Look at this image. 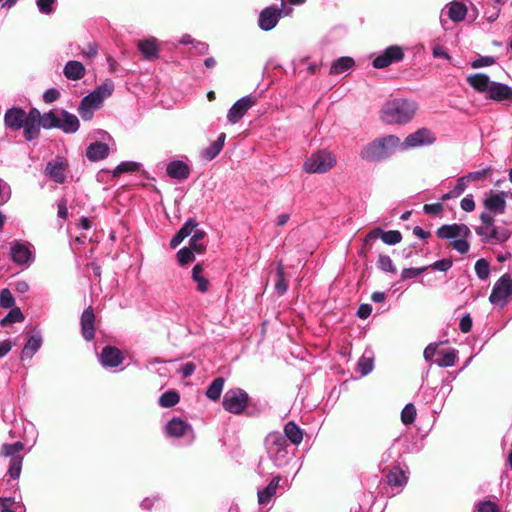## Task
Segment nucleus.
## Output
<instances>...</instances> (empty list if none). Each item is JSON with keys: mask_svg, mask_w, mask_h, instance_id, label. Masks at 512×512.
I'll return each mask as SVG.
<instances>
[{"mask_svg": "<svg viewBox=\"0 0 512 512\" xmlns=\"http://www.w3.org/2000/svg\"><path fill=\"white\" fill-rule=\"evenodd\" d=\"M418 109L416 101L405 98H395L387 101L382 107L381 118L387 124L403 125L409 123Z\"/></svg>", "mask_w": 512, "mask_h": 512, "instance_id": "obj_1", "label": "nucleus"}, {"mask_svg": "<svg viewBox=\"0 0 512 512\" xmlns=\"http://www.w3.org/2000/svg\"><path fill=\"white\" fill-rule=\"evenodd\" d=\"M264 445L269 460L277 468L287 466L294 455L295 449L280 432H270L265 437Z\"/></svg>", "mask_w": 512, "mask_h": 512, "instance_id": "obj_2", "label": "nucleus"}, {"mask_svg": "<svg viewBox=\"0 0 512 512\" xmlns=\"http://www.w3.org/2000/svg\"><path fill=\"white\" fill-rule=\"evenodd\" d=\"M479 226L475 227V233L480 237V241L484 244L500 245L505 243L511 236L508 229L499 227L495 224V217L488 213L480 214Z\"/></svg>", "mask_w": 512, "mask_h": 512, "instance_id": "obj_3", "label": "nucleus"}, {"mask_svg": "<svg viewBox=\"0 0 512 512\" xmlns=\"http://www.w3.org/2000/svg\"><path fill=\"white\" fill-rule=\"evenodd\" d=\"M399 146H401L400 139L395 135H388L366 145L360 156L370 162L382 161L391 156Z\"/></svg>", "mask_w": 512, "mask_h": 512, "instance_id": "obj_4", "label": "nucleus"}, {"mask_svg": "<svg viewBox=\"0 0 512 512\" xmlns=\"http://www.w3.org/2000/svg\"><path fill=\"white\" fill-rule=\"evenodd\" d=\"M41 125L45 129L57 128L64 133L72 134L78 131L80 122L76 115L66 110H60L57 113L52 111L44 113Z\"/></svg>", "mask_w": 512, "mask_h": 512, "instance_id": "obj_5", "label": "nucleus"}, {"mask_svg": "<svg viewBox=\"0 0 512 512\" xmlns=\"http://www.w3.org/2000/svg\"><path fill=\"white\" fill-rule=\"evenodd\" d=\"M165 434L168 437L181 439L183 445H191L195 434L190 423L178 417H173L165 426Z\"/></svg>", "mask_w": 512, "mask_h": 512, "instance_id": "obj_6", "label": "nucleus"}, {"mask_svg": "<svg viewBox=\"0 0 512 512\" xmlns=\"http://www.w3.org/2000/svg\"><path fill=\"white\" fill-rule=\"evenodd\" d=\"M336 164L335 156L327 151L320 150L311 154L304 162V170L307 173H325L333 168Z\"/></svg>", "mask_w": 512, "mask_h": 512, "instance_id": "obj_7", "label": "nucleus"}, {"mask_svg": "<svg viewBox=\"0 0 512 512\" xmlns=\"http://www.w3.org/2000/svg\"><path fill=\"white\" fill-rule=\"evenodd\" d=\"M292 12V8L287 6L284 1L281 2V8L274 6L264 8L258 18V25L263 31L272 30L282 16H287Z\"/></svg>", "mask_w": 512, "mask_h": 512, "instance_id": "obj_8", "label": "nucleus"}, {"mask_svg": "<svg viewBox=\"0 0 512 512\" xmlns=\"http://www.w3.org/2000/svg\"><path fill=\"white\" fill-rule=\"evenodd\" d=\"M249 395L241 388L229 389L223 396V408L232 414L239 415L247 407Z\"/></svg>", "mask_w": 512, "mask_h": 512, "instance_id": "obj_9", "label": "nucleus"}, {"mask_svg": "<svg viewBox=\"0 0 512 512\" xmlns=\"http://www.w3.org/2000/svg\"><path fill=\"white\" fill-rule=\"evenodd\" d=\"M510 299H512V278L504 274L494 284L489 301L493 305L503 307Z\"/></svg>", "mask_w": 512, "mask_h": 512, "instance_id": "obj_10", "label": "nucleus"}, {"mask_svg": "<svg viewBox=\"0 0 512 512\" xmlns=\"http://www.w3.org/2000/svg\"><path fill=\"white\" fill-rule=\"evenodd\" d=\"M467 14V7L460 1H453L445 6L440 14V22L445 31L451 30L452 27L447 26V19L454 23L462 21Z\"/></svg>", "mask_w": 512, "mask_h": 512, "instance_id": "obj_11", "label": "nucleus"}, {"mask_svg": "<svg viewBox=\"0 0 512 512\" xmlns=\"http://www.w3.org/2000/svg\"><path fill=\"white\" fill-rule=\"evenodd\" d=\"M404 58L403 48L399 45H391L385 48L372 61V66L376 69L386 68L394 63L400 62Z\"/></svg>", "mask_w": 512, "mask_h": 512, "instance_id": "obj_12", "label": "nucleus"}, {"mask_svg": "<svg viewBox=\"0 0 512 512\" xmlns=\"http://www.w3.org/2000/svg\"><path fill=\"white\" fill-rule=\"evenodd\" d=\"M506 197L507 193L504 191L490 190L483 199L484 212H488L494 217L504 214L507 207Z\"/></svg>", "mask_w": 512, "mask_h": 512, "instance_id": "obj_13", "label": "nucleus"}, {"mask_svg": "<svg viewBox=\"0 0 512 512\" xmlns=\"http://www.w3.org/2000/svg\"><path fill=\"white\" fill-rule=\"evenodd\" d=\"M257 102L254 96L247 95L238 99L228 110L227 120L231 124L238 123L247 111L252 108Z\"/></svg>", "mask_w": 512, "mask_h": 512, "instance_id": "obj_14", "label": "nucleus"}, {"mask_svg": "<svg viewBox=\"0 0 512 512\" xmlns=\"http://www.w3.org/2000/svg\"><path fill=\"white\" fill-rule=\"evenodd\" d=\"M68 164L63 158L49 161L44 169V175L57 184H63L67 178Z\"/></svg>", "mask_w": 512, "mask_h": 512, "instance_id": "obj_15", "label": "nucleus"}, {"mask_svg": "<svg viewBox=\"0 0 512 512\" xmlns=\"http://www.w3.org/2000/svg\"><path fill=\"white\" fill-rule=\"evenodd\" d=\"M436 236L452 242L460 237H471V230L463 223L444 224L436 230Z\"/></svg>", "mask_w": 512, "mask_h": 512, "instance_id": "obj_16", "label": "nucleus"}, {"mask_svg": "<svg viewBox=\"0 0 512 512\" xmlns=\"http://www.w3.org/2000/svg\"><path fill=\"white\" fill-rule=\"evenodd\" d=\"M100 364L105 369H114L123 363L124 356L115 346H105L98 356Z\"/></svg>", "mask_w": 512, "mask_h": 512, "instance_id": "obj_17", "label": "nucleus"}, {"mask_svg": "<svg viewBox=\"0 0 512 512\" xmlns=\"http://www.w3.org/2000/svg\"><path fill=\"white\" fill-rule=\"evenodd\" d=\"M435 137L432 132L427 128H421L414 133L409 134L401 145L404 148H415L426 146L434 143Z\"/></svg>", "mask_w": 512, "mask_h": 512, "instance_id": "obj_18", "label": "nucleus"}, {"mask_svg": "<svg viewBox=\"0 0 512 512\" xmlns=\"http://www.w3.org/2000/svg\"><path fill=\"white\" fill-rule=\"evenodd\" d=\"M378 238H381L387 245H396L401 242L402 235L398 230L383 231L381 228L377 227L366 235L364 243L369 245Z\"/></svg>", "mask_w": 512, "mask_h": 512, "instance_id": "obj_19", "label": "nucleus"}, {"mask_svg": "<svg viewBox=\"0 0 512 512\" xmlns=\"http://www.w3.org/2000/svg\"><path fill=\"white\" fill-rule=\"evenodd\" d=\"M11 260L17 265L29 266L34 261V255L30 247L20 241H16L10 248Z\"/></svg>", "mask_w": 512, "mask_h": 512, "instance_id": "obj_20", "label": "nucleus"}, {"mask_svg": "<svg viewBox=\"0 0 512 512\" xmlns=\"http://www.w3.org/2000/svg\"><path fill=\"white\" fill-rule=\"evenodd\" d=\"M102 103L100 97L90 92L82 98L78 107V113L84 121H89L92 119L94 112L101 107Z\"/></svg>", "mask_w": 512, "mask_h": 512, "instance_id": "obj_21", "label": "nucleus"}, {"mask_svg": "<svg viewBox=\"0 0 512 512\" xmlns=\"http://www.w3.org/2000/svg\"><path fill=\"white\" fill-rule=\"evenodd\" d=\"M81 334L86 341L95 337V314L91 306L84 309L80 318Z\"/></svg>", "mask_w": 512, "mask_h": 512, "instance_id": "obj_22", "label": "nucleus"}, {"mask_svg": "<svg viewBox=\"0 0 512 512\" xmlns=\"http://www.w3.org/2000/svg\"><path fill=\"white\" fill-rule=\"evenodd\" d=\"M190 167L187 163L181 160H173L169 162L166 166L167 175L175 179L179 182H182L189 178L190 176Z\"/></svg>", "mask_w": 512, "mask_h": 512, "instance_id": "obj_23", "label": "nucleus"}, {"mask_svg": "<svg viewBox=\"0 0 512 512\" xmlns=\"http://www.w3.org/2000/svg\"><path fill=\"white\" fill-rule=\"evenodd\" d=\"M26 113L21 108H10L5 112L4 122L5 125L14 130L18 131L25 125Z\"/></svg>", "mask_w": 512, "mask_h": 512, "instance_id": "obj_24", "label": "nucleus"}, {"mask_svg": "<svg viewBox=\"0 0 512 512\" xmlns=\"http://www.w3.org/2000/svg\"><path fill=\"white\" fill-rule=\"evenodd\" d=\"M281 480V475H276L266 487L257 491V499L260 506H266L270 503L272 498L276 495L277 489L280 487Z\"/></svg>", "mask_w": 512, "mask_h": 512, "instance_id": "obj_25", "label": "nucleus"}, {"mask_svg": "<svg viewBox=\"0 0 512 512\" xmlns=\"http://www.w3.org/2000/svg\"><path fill=\"white\" fill-rule=\"evenodd\" d=\"M138 50L143 58L152 61L159 57V41L154 37H149L138 41Z\"/></svg>", "mask_w": 512, "mask_h": 512, "instance_id": "obj_26", "label": "nucleus"}, {"mask_svg": "<svg viewBox=\"0 0 512 512\" xmlns=\"http://www.w3.org/2000/svg\"><path fill=\"white\" fill-rule=\"evenodd\" d=\"M488 97L491 100L497 101V102H503V101H511L512 102V87L494 81L492 83L491 88L489 89Z\"/></svg>", "mask_w": 512, "mask_h": 512, "instance_id": "obj_27", "label": "nucleus"}, {"mask_svg": "<svg viewBox=\"0 0 512 512\" xmlns=\"http://www.w3.org/2000/svg\"><path fill=\"white\" fill-rule=\"evenodd\" d=\"M42 343L43 339L41 332L33 331L22 349L21 358L23 360L31 359L34 354L41 348Z\"/></svg>", "mask_w": 512, "mask_h": 512, "instance_id": "obj_28", "label": "nucleus"}, {"mask_svg": "<svg viewBox=\"0 0 512 512\" xmlns=\"http://www.w3.org/2000/svg\"><path fill=\"white\" fill-rule=\"evenodd\" d=\"M198 223L194 218H189L183 226L177 231L170 241V247L175 249L182 241L187 238L193 230L197 227Z\"/></svg>", "mask_w": 512, "mask_h": 512, "instance_id": "obj_29", "label": "nucleus"}, {"mask_svg": "<svg viewBox=\"0 0 512 512\" xmlns=\"http://www.w3.org/2000/svg\"><path fill=\"white\" fill-rule=\"evenodd\" d=\"M468 84L474 88L476 91L487 94L489 93V89L492 86V83L494 81H491L489 76L483 73H476L473 75H470L467 78Z\"/></svg>", "mask_w": 512, "mask_h": 512, "instance_id": "obj_30", "label": "nucleus"}, {"mask_svg": "<svg viewBox=\"0 0 512 512\" xmlns=\"http://www.w3.org/2000/svg\"><path fill=\"white\" fill-rule=\"evenodd\" d=\"M108 154L109 147L103 142L91 143L86 149V157L93 162L105 159Z\"/></svg>", "mask_w": 512, "mask_h": 512, "instance_id": "obj_31", "label": "nucleus"}, {"mask_svg": "<svg viewBox=\"0 0 512 512\" xmlns=\"http://www.w3.org/2000/svg\"><path fill=\"white\" fill-rule=\"evenodd\" d=\"M86 69L84 65L75 60L68 61L63 69L65 77L69 80L77 81L84 77Z\"/></svg>", "mask_w": 512, "mask_h": 512, "instance_id": "obj_32", "label": "nucleus"}, {"mask_svg": "<svg viewBox=\"0 0 512 512\" xmlns=\"http://www.w3.org/2000/svg\"><path fill=\"white\" fill-rule=\"evenodd\" d=\"M285 440L290 441L291 444L298 446L303 440V430L293 421H289L284 426Z\"/></svg>", "mask_w": 512, "mask_h": 512, "instance_id": "obj_33", "label": "nucleus"}, {"mask_svg": "<svg viewBox=\"0 0 512 512\" xmlns=\"http://www.w3.org/2000/svg\"><path fill=\"white\" fill-rule=\"evenodd\" d=\"M354 59L351 57H340L335 60L330 68V74L337 75L350 70L354 66Z\"/></svg>", "mask_w": 512, "mask_h": 512, "instance_id": "obj_34", "label": "nucleus"}, {"mask_svg": "<svg viewBox=\"0 0 512 512\" xmlns=\"http://www.w3.org/2000/svg\"><path fill=\"white\" fill-rule=\"evenodd\" d=\"M374 368V357L373 353L365 352L363 356L359 359L357 364V370L362 376H366L372 372Z\"/></svg>", "mask_w": 512, "mask_h": 512, "instance_id": "obj_35", "label": "nucleus"}, {"mask_svg": "<svg viewBox=\"0 0 512 512\" xmlns=\"http://www.w3.org/2000/svg\"><path fill=\"white\" fill-rule=\"evenodd\" d=\"M387 483L391 487L402 488L407 483V476L399 468H393L387 475Z\"/></svg>", "mask_w": 512, "mask_h": 512, "instance_id": "obj_36", "label": "nucleus"}, {"mask_svg": "<svg viewBox=\"0 0 512 512\" xmlns=\"http://www.w3.org/2000/svg\"><path fill=\"white\" fill-rule=\"evenodd\" d=\"M224 382L225 380L222 377L215 378L206 390L207 398H209L212 401L218 400L221 396L224 387Z\"/></svg>", "mask_w": 512, "mask_h": 512, "instance_id": "obj_37", "label": "nucleus"}, {"mask_svg": "<svg viewBox=\"0 0 512 512\" xmlns=\"http://www.w3.org/2000/svg\"><path fill=\"white\" fill-rule=\"evenodd\" d=\"M203 268L200 264H196L192 269V279L197 284V290L205 293L208 290L209 282L202 274Z\"/></svg>", "mask_w": 512, "mask_h": 512, "instance_id": "obj_38", "label": "nucleus"}, {"mask_svg": "<svg viewBox=\"0 0 512 512\" xmlns=\"http://www.w3.org/2000/svg\"><path fill=\"white\" fill-rule=\"evenodd\" d=\"M179 401V394L174 390H168L159 397L158 403L161 407L170 408L178 404Z\"/></svg>", "mask_w": 512, "mask_h": 512, "instance_id": "obj_39", "label": "nucleus"}, {"mask_svg": "<svg viewBox=\"0 0 512 512\" xmlns=\"http://www.w3.org/2000/svg\"><path fill=\"white\" fill-rule=\"evenodd\" d=\"M141 168V164L135 161H124L118 164L113 170V176L119 177L123 173L136 172Z\"/></svg>", "mask_w": 512, "mask_h": 512, "instance_id": "obj_40", "label": "nucleus"}, {"mask_svg": "<svg viewBox=\"0 0 512 512\" xmlns=\"http://www.w3.org/2000/svg\"><path fill=\"white\" fill-rule=\"evenodd\" d=\"M24 449V444L17 441L12 444H4L2 446V454L10 458V461L14 460L15 457H22L20 452Z\"/></svg>", "mask_w": 512, "mask_h": 512, "instance_id": "obj_41", "label": "nucleus"}, {"mask_svg": "<svg viewBox=\"0 0 512 512\" xmlns=\"http://www.w3.org/2000/svg\"><path fill=\"white\" fill-rule=\"evenodd\" d=\"M441 357L436 360V364L441 368L454 366L457 359V351L452 349L446 352H439Z\"/></svg>", "mask_w": 512, "mask_h": 512, "instance_id": "obj_42", "label": "nucleus"}, {"mask_svg": "<svg viewBox=\"0 0 512 512\" xmlns=\"http://www.w3.org/2000/svg\"><path fill=\"white\" fill-rule=\"evenodd\" d=\"M206 233L203 230L196 229L191 236L189 240V246L190 248L198 253H201L204 251L205 246L202 243V240L204 239Z\"/></svg>", "mask_w": 512, "mask_h": 512, "instance_id": "obj_43", "label": "nucleus"}, {"mask_svg": "<svg viewBox=\"0 0 512 512\" xmlns=\"http://www.w3.org/2000/svg\"><path fill=\"white\" fill-rule=\"evenodd\" d=\"M8 314L0 320L2 326L24 321V315L20 308L13 307Z\"/></svg>", "mask_w": 512, "mask_h": 512, "instance_id": "obj_44", "label": "nucleus"}, {"mask_svg": "<svg viewBox=\"0 0 512 512\" xmlns=\"http://www.w3.org/2000/svg\"><path fill=\"white\" fill-rule=\"evenodd\" d=\"M113 91H114V83L112 80L107 79L92 92L97 97H100V100L103 102L104 99L111 96Z\"/></svg>", "mask_w": 512, "mask_h": 512, "instance_id": "obj_45", "label": "nucleus"}, {"mask_svg": "<svg viewBox=\"0 0 512 512\" xmlns=\"http://www.w3.org/2000/svg\"><path fill=\"white\" fill-rule=\"evenodd\" d=\"M466 188L467 186L464 183V179L459 177L453 189L447 193H444L439 199L441 201H447L449 199L459 197L466 190Z\"/></svg>", "mask_w": 512, "mask_h": 512, "instance_id": "obj_46", "label": "nucleus"}, {"mask_svg": "<svg viewBox=\"0 0 512 512\" xmlns=\"http://www.w3.org/2000/svg\"><path fill=\"white\" fill-rule=\"evenodd\" d=\"M41 123L25 121V125L22 127L24 129V136L26 140L31 141L38 137L40 133Z\"/></svg>", "mask_w": 512, "mask_h": 512, "instance_id": "obj_47", "label": "nucleus"}, {"mask_svg": "<svg viewBox=\"0 0 512 512\" xmlns=\"http://www.w3.org/2000/svg\"><path fill=\"white\" fill-rule=\"evenodd\" d=\"M416 408L412 403H408L404 406L401 412V421L405 425H410L415 421Z\"/></svg>", "mask_w": 512, "mask_h": 512, "instance_id": "obj_48", "label": "nucleus"}, {"mask_svg": "<svg viewBox=\"0 0 512 512\" xmlns=\"http://www.w3.org/2000/svg\"><path fill=\"white\" fill-rule=\"evenodd\" d=\"M288 286L286 284L284 269L280 263L277 267V281L275 283V290L279 295H283L287 292Z\"/></svg>", "mask_w": 512, "mask_h": 512, "instance_id": "obj_49", "label": "nucleus"}, {"mask_svg": "<svg viewBox=\"0 0 512 512\" xmlns=\"http://www.w3.org/2000/svg\"><path fill=\"white\" fill-rule=\"evenodd\" d=\"M475 272L479 279H487L490 273L489 263L483 258L477 260L475 263Z\"/></svg>", "mask_w": 512, "mask_h": 512, "instance_id": "obj_50", "label": "nucleus"}, {"mask_svg": "<svg viewBox=\"0 0 512 512\" xmlns=\"http://www.w3.org/2000/svg\"><path fill=\"white\" fill-rule=\"evenodd\" d=\"M378 267L382 271L392 273V274H395L397 271L392 259L388 255H380L379 256Z\"/></svg>", "mask_w": 512, "mask_h": 512, "instance_id": "obj_51", "label": "nucleus"}, {"mask_svg": "<svg viewBox=\"0 0 512 512\" xmlns=\"http://www.w3.org/2000/svg\"><path fill=\"white\" fill-rule=\"evenodd\" d=\"M15 305V299L8 288H4L0 291V306L5 309L13 308Z\"/></svg>", "mask_w": 512, "mask_h": 512, "instance_id": "obj_52", "label": "nucleus"}, {"mask_svg": "<svg viewBox=\"0 0 512 512\" xmlns=\"http://www.w3.org/2000/svg\"><path fill=\"white\" fill-rule=\"evenodd\" d=\"M57 0H36V6L41 14L50 15L55 11Z\"/></svg>", "mask_w": 512, "mask_h": 512, "instance_id": "obj_53", "label": "nucleus"}, {"mask_svg": "<svg viewBox=\"0 0 512 512\" xmlns=\"http://www.w3.org/2000/svg\"><path fill=\"white\" fill-rule=\"evenodd\" d=\"M23 457H15L14 460L10 461L8 474L13 479H18L21 474Z\"/></svg>", "mask_w": 512, "mask_h": 512, "instance_id": "obj_54", "label": "nucleus"}, {"mask_svg": "<svg viewBox=\"0 0 512 512\" xmlns=\"http://www.w3.org/2000/svg\"><path fill=\"white\" fill-rule=\"evenodd\" d=\"M193 250L183 247L177 252V259L180 265H186L194 260Z\"/></svg>", "mask_w": 512, "mask_h": 512, "instance_id": "obj_55", "label": "nucleus"}, {"mask_svg": "<svg viewBox=\"0 0 512 512\" xmlns=\"http://www.w3.org/2000/svg\"><path fill=\"white\" fill-rule=\"evenodd\" d=\"M469 238L470 237H460L458 239H454V241L451 242L453 249L460 254H466L470 249V244L468 242Z\"/></svg>", "mask_w": 512, "mask_h": 512, "instance_id": "obj_56", "label": "nucleus"}, {"mask_svg": "<svg viewBox=\"0 0 512 512\" xmlns=\"http://www.w3.org/2000/svg\"><path fill=\"white\" fill-rule=\"evenodd\" d=\"M428 267H411V268H404L401 272V279L402 280H408L412 278H416L419 275H421Z\"/></svg>", "mask_w": 512, "mask_h": 512, "instance_id": "obj_57", "label": "nucleus"}, {"mask_svg": "<svg viewBox=\"0 0 512 512\" xmlns=\"http://www.w3.org/2000/svg\"><path fill=\"white\" fill-rule=\"evenodd\" d=\"M488 171L489 169L488 168H485V169H481V170H478V171H473V172H470L462 177H460L461 179H464V183L466 184V186L468 187V183L470 181H479L483 178H485L488 174Z\"/></svg>", "mask_w": 512, "mask_h": 512, "instance_id": "obj_58", "label": "nucleus"}, {"mask_svg": "<svg viewBox=\"0 0 512 512\" xmlns=\"http://www.w3.org/2000/svg\"><path fill=\"white\" fill-rule=\"evenodd\" d=\"M223 148H221L218 143H211L206 149L203 150L202 156L208 161L213 160Z\"/></svg>", "mask_w": 512, "mask_h": 512, "instance_id": "obj_59", "label": "nucleus"}, {"mask_svg": "<svg viewBox=\"0 0 512 512\" xmlns=\"http://www.w3.org/2000/svg\"><path fill=\"white\" fill-rule=\"evenodd\" d=\"M452 265L453 262L450 258H443L435 261L429 267L436 271L446 272L452 267Z\"/></svg>", "mask_w": 512, "mask_h": 512, "instance_id": "obj_60", "label": "nucleus"}, {"mask_svg": "<svg viewBox=\"0 0 512 512\" xmlns=\"http://www.w3.org/2000/svg\"><path fill=\"white\" fill-rule=\"evenodd\" d=\"M478 512H500L499 506L490 500L479 502L477 505Z\"/></svg>", "mask_w": 512, "mask_h": 512, "instance_id": "obj_61", "label": "nucleus"}, {"mask_svg": "<svg viewBox=\"0 0 512 512\" xmlns=\"http://www.w3.org/2000/svg\"><path fill=\"white\" fill-rule=\"evenodd\" d=\"M495 63V58L492 56H480L471 63V67L478 69L481 67L490 66Z\"/></svg>", "mask_w": 512, "mask_h": 512, "instance_id": "obj_62", "label": "nucleus"}, {"mask_svg": "<svg viewBox=\"0 0 512 512\" xmlns=\"http://www.w3.org/2000/svg\"><path fill=\"white\" fill-rule=\"evenodd\" d=\"M11 198L10 185L0 178V204L6 203Z\"/></svg>", "mask_w": 512, "mask_h": 512, "instance_id": "obj_63", "label": "nucleus"}, {"mask_svg": "<svg viewBox=\"0 0 512 512\" xmlns=\"http://www.w3.org/2000/svg\"><path fill=\"white\" fill-rule=\"evenodd\" d=\"M60 97V92L55 88H49L43 93V101L47 104L53 103Z\"/></svg>", "mask_w": 512, "mask_h": 512, "instance_id": "obj_64", "label": "nucleus"}]
</instances>
